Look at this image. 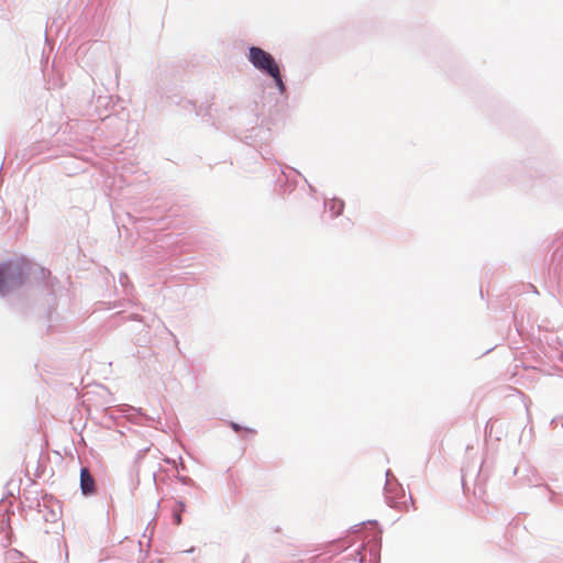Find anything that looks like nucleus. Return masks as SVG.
Masks as SVG:
<instances>
[{
	"instance_id": "nucleus-1",
	"label": "nucleus",
	"mask_w": 563,
	"mask_h": 563,
	"mask_svg": "<svg viewBox=\"0 0 563 563\" xmlns=\"http://www.w3.org/2000/svg\"><path fill=\"white\" fill-rule=\"evenodd\" d=\"M30 263L21 260L16 263H4L0 265V292H7L20 287L27 274Z\"/></svg>"
},
{
	"instance_id": "nucleus-2",
	"label": "nucleus",
	"mask_w": 563,
	"mask_h": 563,
	"mask_svg": "<svg viewBox=\"0 0 563 563\" xmlns=\"http://www.w3.org/2000/svg\"><path fill=\"white\" fill-rule=\"evenodd\" d=\"M249 59L255 68L272 76L278 88L282 91L284 90V82L280 77L278 65L269 53L260 47L252 46L250 48Z\"/></svg>"
},
{
	"instance_id": "nucleus-3",
	"label": "nucleus",
	"mask_w": 563,
	"mask_h": 563,
	"mask_svg": "<svg viewBox=\"0 0 563 563\" xmlns=\"http://www.w3.org/2000/svg\"><path fill=\"white\" fill-rule=\"evenodd\" d=\"M329 209L333 213V216H340L344 209V203L340 199H332L329 202Z\"/></svg>"
}]
</instances>
